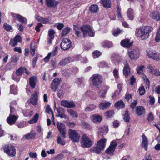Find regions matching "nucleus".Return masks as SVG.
I'll use <instances>...</instances> for the list:
<instances>
[{
    "mask_svg": "<svg viewBox=\"0 0 160 160\" xmlns=\"http://www.w3.org/2000/svg\"><path fill=\"white\" fill-rule=\"evenodd\" d=\"M73 29L75 31V34L78 37H80L81 36L80 32V31L82 32L84 38L93 37L94 35V32L92 30L90 27L88 25H83L82 27H79L77 25H74Z\"/></svg>",
    "mask_w": 160,
    "mask_h": 160,
    "instance_id": "obj_1",
    "label": "nucleus"
},
{
    "mask_svg": "<svg viewBox=\"0 0 160 160\" xmlns=\"http://www.w3.org/2000/svg\"><path fill=\"white\" fill-rule=\"evenodd\" d=\"M152 30V28L148 26H144L139 28L137 29L135 34L138 37L140 38L142 40H145L147 39L149 36V33Z\"/></svg>",
    "mask_w": 160,
    "mask_h": 160,
    "instance_id": "obj_2",
    "label": "nucleus"
},
{
    "mask_svg": "<svg viewBox=\"0 0 160 160\" xmlns=\"http://www.w3.org/2000/svg\"><path fill=\"white\" fill-rule=\"evenodd\" d=\"M91 78L92 79V82L94 85L97 88H99L101 85L102 78V76L98 74H94Z\"/></svg>",
    "mask_w": 160,
    "mask_h": 160,
    "instance_id": "obj_3",
    "label": "nucleus"
},
{
    "mask_svg": "<svg viewBox=\"0 0 160 160\" xmlns=\"http://www.w3.org/2000/svg\"><path fill=\"white\" fill-rule=\"evenodd\" d=\"M81 143L83 148H90L92 145L91 140L85 134L82 137Z\"/></svg>",
    "mask_w": 160,
    "mask_h": 160,
    "instance_id": "obj_4",
    "label": "nucleus"
},
{
    "mask_svg": "<svg viewBox=\"0 0 160 160\" xmlns=\"http://www.w3.org/2000/svg\"><path fill=\"white\" fill-rule=\"evenodd\" d=\"M147 55L149 57L154 60H160V55L155 51L151 49H148L146 51Z\"/></svg>",
    "mask_w": 160,
    "mask_h": 160,
    "instance_id": "obj_5",
    "label": "nucleus"
},
{
    "mask_svg": "<svg viewBox=\"0 0 160 160\" xmlns=\"http://www.w3.org/2000/svg\"><path fill=\"white\" fill-rule=\"evenodd\" d=\"M70 138L73 142H78L79 140L80 136L75 130L69 129L68 132Z\"/></svg>",
    "mask_w": 160,
    "mask_h": 160,
    "instance_id": "obj_6",
    "label": "nucleus"
},
{
    "mask_svg": "<svg viewBox=\"0 0 160 160\" xmlns=\"http://www.w3.org/2000/svg\"><path fill=\"white\" fill-rule=\"evenodd\" d=\"M61 48L64 50H67L71 46V42L67 38L63 39L61 43Z\"/></svg>",
    "mask_w": 160,
    "mask_h": 160,
    "instance_id": "obj_7",
    "label": "nucleus"
},
{
    "mask_svg": "<svg viewBox=\"0 0 160 160\" xmlns=\"http://www.w3.org/2000/svg\"><path fill=\"white\" fill-rule=\"evenodd\" d=\"M61 81L60 78H55L52 81L51 83V89L54 92H55L58 88V86Z\"/></svg>",
    "mask_w": 160,
    "mask_h": 160,
    "instance_id": "obj_8",
    "label": "nucleus"
},
{
    "mask_svg": "<svg viewBox=\"0 0 160 160\" xmlns=\"http://www.w3.org/2000/svg\"><path fill=\"white\" fill-rule=\"evenodd\" d=\"M106 139L102 138L98 141L96 144V148L98 150H103L105 147Z\"/></svg>",
    "mask_w": 160,
    "mask_h": 160,
    "instance_id": "obj_9",
    "label": "nucleus"
},
{
    "mask_svg": "<svg viewBox=\"0 0 160 160\" xmlns=\"http://www.w3.org/2000/svg\"><path fill=\"white\" fill-rule=\"evenodd\" d=\"M57 126L61 136L63 138H65L66 134L65 125L62 123L58 122L57 123Z\"/></svg>",
    "mask_w": 160,
    "mask_h": 160,
    "instance_id": "obj_10",
    "label": "nucleus"
},
{
    "mask_svg": "<svg viewBox=\"0 0 160 160\" xmlns=\"http://www.w3.org/2000/svg\"><path fill=\"white\" fill-rule=\"evenodd\" d=\"M128 54L131 59H137L139 56V51L134 49L128 51Z\"/></svg>",
    "mask_w": 160,
    "mask_h": 160,
    "instance_id": "obj_11",
    "label": "nucleus"
},
{
    "mask_svg": "<svg viewBox=\"0 0 160 160\" xmlns=\"http://www.w3.org/2000/svg\"><path fill=\"white\" fill-rule=\"evenodd\" d=\"M18 118V116L10 114L7 119V122L9 125H12L15 123Z\"/></svg>",
    "mask_w": 160,
    "mask_h": 160,
    "instance_id": "obj_12",
    "label": "nucleus"
},
{
    "mask_svg": "<svg viewBox=\"0 0 160 160\" xmlns=\"http://www.w3.org/2000/svg\"><path fill=\"white\" fill-rule=\"evenodd\" d=\"M62 106L66 108H73L75 107V105L73 101H68L67 100H62L61 102Z\"/></svg>",
    "mask_w": 160,
    "mask_h": 160,
    "instance_id": "obj_13",
    "label": "nucleus"
},
{
    "mask_svg": "<svg viewBox=\"0 0 160 160\" xmlns=\"http://www.w3.org/2000/svg\"><path fill=\"white\" fill-rule=\"evenodd\" d=\"M142 147L145 150H147L149 143L148 139L146 136L144 134L142 135Z\"/></svg>",
    "mask_w": 160,
    "mask_h": 160,
    "instance_id": "obj_14",
    "label": "nucleus"
},
{
    "mask_svg": "<svg viewBox=\"0 0 160 160\" xmlns=\"http://www.w3.org/2000/svg\"><path fill=\"white\" fill-rule=\"evenodd\" d=\"M46 3L48 7L55 8L59 4V2L54 0H46Z\"/></svg>",
    "mask_w": 160,
    "mask_h": 160,
    "instance_id": "obj_15",
    "label": "nucleus"
},
{
    "mask_svg": "<svg viewBox=\"0 0 160 160\" xmlns=\"http://www.w3.org/2000/svg\"><path fill=\"white\" fill-rule=\"evenodd\" d=\"M124 65V66L123 70V74L126 77L130 75V67L127 61L125 62Z\"/></svg>",
    "mask_w": 160,
    "mask_h": 160,
    "instance_id": "obj_16",
    "label": "nucleus"
},
{
    "mask_svg": "<svg viewBox=\"0 0 160 160\" xmlns=\"http://www.w3.org/2000/svg\"><path fill=\"white\" fill-rule=\"evenodd\" d=\"M145 111V109L143 106H138L136 107V112L139 116L144 114Z\"/></svg>",
    "mask_w": 160,
    "mask_h": 160,
    "instance_id": "obj_17",
    "label": "nucleus"
},
{
    "mask_svg": "<svg viewBox=\"0 0 160 160\" xmlns=\"http://www.w3.org/2000/svg\"><path fill=\"white\" fill-rule=\"evenodd\" d=\"M37 82V78L36 76H32L29 79V84L31 88L33 89L35 87V86Z\"/></svg>",
    "mask_w": 160,
    "mask_h": 160,
    "instance_id": "obj_18",
    "label": "nucleus"
},
{
    "mask_svg": "<svg viewBox=\"0 0 160 160\" xmlns=\"http://www.w3.org/2000/svg\"><path fill=\"white\" fill-rule=\"evenodd\" d=\"M38 94V92L37 91H35L33 94L32 98H31L30 100V103L34 105H36L37 104Z\"/></svg>",
    "mask_w": 160,
    "mask_h": 160,
    "instance_id": "obj_19",
    "label": "nucleus"
},
{
    "mask_svg": "<svg viewBox=\"0 0 160 160\" xmlns=\"http://www.w3.org/2000/svg\"><path fill=\"white\" fill-rule=\"evenodd\" d=\"M150 17L156 21L160 20V13L158 12H153L150 14Z\"/></svg>",
    "mask_w": 160,
    "mask_h": 160,
    "instance_id": "obj_20",
    "label": "nucleus"
},
{
    "mask_svg": "<svg viewBox=\"0 0 160 160\" xmlns=\"http://www.w3.org/2000/svg\"><path fill=\"white\" fill-rule=\"evenodd\" d=\"M108 131V129L106 126L100 127L98 129V132L101 135H106Z\"/></svg>",
    "mask_w": 160,
    "mask_h": 160,
    "instance_id": "obj_21",
    "label": "nucleus"
},
{
    "mask_svg": "<svg viewBox=\"0 0 160 160\" xmlns=\"http://www.w3.org/2000/svg\"><path fill=\"white\" fill-rule=\"evenodd\" d=\"M121 45L123 47L128 48L131 46L132 43H130L128 39H126L121 41Z\"/></svg>",
    "mask_w": 160,
    "mask_h": 160,
    "instance_id": "obj_22",
    "label": "nucleus"
},
{
    "mask_svg": "<svg viewBox=\"0 0 160 160\" xmlns=\"http://www.w3.org/2000/svg\"><path fill=\"white\" fill-rule=\"evenodd\" d=\"M98 6L95 4L91 5L89 7V10L92 13H97L98 10Z\"/></svg>",
    "mask_w": 160,
    "mask_h": 160,
    "instance_id": "obj_23",
    "label": "nucleus"
},
{
    "mask_svg": "<svg viewBox=\"0 0 160 160\" xmlns=\"http://www.w3.org/2000/svg\"><path fill=\"white\" fill-rule=\"evenodd\" d=\"M110 104V103L109 102H103L99 104V107L100 109L103 110L107 108Z\"/></svg>",
    "mask_w": 160,
    "mask_h": 160,
    "instance_id": "obj_24",
    "label": "nucleus"
},
{
    "mask_svg": "<svg viewBox=\"0 0 160 160\" xmlns=\"http://www.w3.org/2000/svg\"><path fill=\"white\" fill-rule=\"evenodd\" d=\"M101 3L103 7L106 8L111 7V1L110 0H101Z\"/></svg>",
    "mask_w": 160,
    "mask_h": 160,
    "instance_id": "obj_25",
    "label": "nucleus"
},
{
    "mask_svg": "<svg viewBox=\"0 0 160 160\" xmlns=\"http://www.w3.org/2000/svg\"><path fill=\"white\" fill-rule=\"evenodd\" d=\"M91 120L94 122L96 123H99L102 120V118L98 115H95L91 117Z\"/></svg>",
    "mask_w": 160,
    "mask_h": 160,
    "instance_id": "obj_26",
    "label": "nucleus"
},
{
    "mask_svg": "<svg viewBox=\"0 0 160 160\" xmlns=\"http://www.w3.org/2000/svg\"><path fill=\"white\" fill-rule=\"evenodd\" d=\"M117 143L115 140L112 141L109 147L106 150H115L117 146Z\"/></svg>",
    "mask_w": 160,
    "mask_h": 160,
    "instance_id": "obj_27",
    "label": "nucleus"
},
{
    "mask_svg": "<svg viewBox=\"0 0 160 160\" xmlns=\"http://www.w3.org/2000/svg\"><path fill=\"white\" fill-rule=\"evenodd\" d=\"M115 106L117 108L120 109L124 108L125 105L122 101H119L116 102Z\"/></svg>",
    "mask_w": 160,
    "mask_h": 160,
    "instance_id": "obj_28",
    "label": "nucleus"
},
{
    "mask_svg": "<svg viewBox=\"0 0 160 160\" xmlns=\"http://www.w3.org/2000/svg\"><path fill=\"white\" fill-rule=\"evenodd\" d=\"M70 57H68L62 59L59 62V64L60 66H65L70 62Z\"/></svg>",
    "mask_w": 160,
    "mask_h": 160,
    "instance_id": "obj_29",
    "label": "nucleus"
},
{
    "mask_svg": "<svg viewBox=\"0 0 160 160\" xmlns=\"http://www.w3.org/2000/svg\"><path fill=\"white\" fill-rule=\"evenodd\" d=\"M17 18L18 20V21L22 23H24L25 24H27V19L25 17L19 14L17 16Z\"/></svg>",
    "mask_w": 160,
    "mask_h": 160,
    "instance_id": "obj_30",
    "label": "nucleus"
},
{
    "mask_svg": "<svg viewBox=\"0 0 160 160\" xmlns=\"http://www.w3.org/2000/svg\"><path fill=\"white\" fill-rule=\"evenodd\" d=\"M128 18L131 20H132L134 18L133 10L131 8H129L128 11Z\"/></svg>",
    "mask_w": 160,
    "mask_h": 160,
    "instance_id": "obj_31",
    "label": "nucleus"
},
{
    "mask_svg": "<svg viewBox=\"0 0 160 160\" xmlns=\"http://www.w3.org/2000/svg\"><path fill=\"white\" fill-rule=\"evenodd\" d=\"M25 70V68L21 67L19 68L16 71V74L18 76H21L22 73L24 72V71Z\"/></svg>",
    "mask_w": 160,
    "mask_h": 160,
    "instance_id": "obj_32",
    "label": "nucleus"
},
{
    "mask_svg": "<svg viewBox=\"0 0 160 160\" xmlns=\"http://www.w3.org/2000/svg\"><path fill=\"white\" fill-rule=\"evenodd\" d=\"M17 103L15 101H12L10 103V113H12L14 112V108L17 106Z\"/></svg>",
    "mask_w": 160,
    "mask_h": 160,
    "instance_id": "obj_33",
    "label": "nucleus"
},
{
    "mask_svg": "<svg viewBox=\"0 0 160 160\" xmlns=\"http://www.w3.org/2000/svg\"><path fill=\"white\" fill-rule=\"evenodd\" d=\"M112 43L108 41H105L102 43V46L104 47L110 48L112 46Z\"/></svg>",
    "mask_w": 160,
    "mask_h": 160,
    "instance_id": "obj_34",
    "label": "nucleus"
},
{
    "mask_svg": "<svg viewBox=\"0 0 160 160\" xmlns=\"http://www.w3.org/2000/svg\"><path fill=\"white\" fill-rule=\"evenodd\" d=\"M4 150H15L14 147L12 144H7L2 147Z\"/></svg>",
    "mask_w": 160,
    "mask_h": 160,
    "instance_id": "obj_35",
    "label": "nucleus"
},
{
    "mask_svg": "<svg viewBox=\"0 0 160 160\" xmlns=\"http://www.w3.org/2000/svg\"><path fill=\"white\" fill-rule=\"evenodd\" d=\"M10 92L12 94H16L18 93L17 89L16 86L11 85L10 86Z\"/></svg>",
    "mask_w": 160,
    "mask_h": 160,
    "instance_id": "obj_36",
    "label": "nucleus"
},
{
    "mask_svg": "<svg viewBox=\"0 0 160 160\" xmlns=\"http://www.w3.org/2000/svg\"><path fill=\"white\" fill-rule=\"evenodd\" d=\"M67 111L72 117L76 118L78 117L77 113L73 110L71 109H67Z\"/></svg>",
    "mask_w": 160,
    "mask_h": 160,
    "instance_id": "obj_37",
    "label": "nucleus"
},
{
    "mask_svg": "<svg viewBox=\"0 0 160 160\" xmlns=\"http://www.w3.org/2000/svg\"><path fill=\"white\" fill-rule=\"evenodd\" d=\"M114 114V112L113 110L108 111L104 113L105 116L107 118L112 117Z\"/></svg>",
    "mask_w": 160,
    "mask_h": 160,
    "instance_id": "obj_38",
    "label": "nucleus"
},
{
    "mask_svg": "<svg viewBox=\"0 0 160 160\" xmlns=\"http://www.w3.org/2000/svg\"><path fill=\"white\" fill-rule=\"evenodd\" d=\"M38 117L39 115L37 113L33 118L28 121V122L30 124H32L36 122L38 120Z\"/></svg>",
    "mask_w": 160,
    "mask_h": 160,
    "instance_id": "obj_39",
    "label": "nucleus"
},
{
    "mask_svg": "<svg viewBox=\"0 0 160 160\" xmlns=\"http://www.w3.org/2000/svg\"><path fill=\"white\" fill-rule=\"evenodd\" d=\"M107 93V90L102 89L100 91L98 94L99 97L102 98H104L105 97Z\"/></svg>",
    "mask_w": 160,
    "mask_h": 160,
    "instance_id": "obj_40",
    "label": "nucleus"
},
{
    "mask_svg": "<svg viewBox=\"0 0 160 160\" xmlns=\"http://www.w3.org/2000/svg\"><path fill=\"white\" fill-rule=\"evenodd\" d=\"M70 31V29L68 28H64L61 33V37H64L66 35L69 33Z\"/></svg>",
    "mask_w": 160,
    "mask_h": 160,
    "instance_id": "obj_41",
    "label": "nucleus"
},
{
    "mask_svg": "<svg viewBox=\"0 0 160 160\" xmlns=\"http://www.w3.org/2000/svg\"><path fill=\"white\" fill-rule=\"evenodd\" d=\"M36 135V133H30L25 136V138L27 139H30L33 138Z\"/></svg>",
    "mask_w": 160,
    "mask_h": 160,
    "instance_id": "obj_42",
    "label": "nucleus"
},
{
    "mask_svg": "<svg viewBox=\"0 0 160 160\" xmlns=\"http://www.w3.org/2000/svg\"><path fill=\"white\" fill-rule=\"evenodd\" d=\"M16 151H4V152L10 157L14 156L16 154Z\"/></svg>",
    "mask_w": 160,
    "mask_h": 160,
    "instance_id": "obj_43",
    "label": "nucleus"
},
{
    "mask_svg": "<svg viewBox=\"0 0 160 160\" xmlns=\"http://www.w3.org/2000/svg\"><path fill=\"white\" fill-rule=\"evenodd\" d=\"M96 108V106L94 105H91L88 107H86L85 111L88 112L92 111Z\"/></svg>",
    "mask_w": 160,
    "mask_h": 160,
    "instance_id": "obj_44",
    "label": "nucleus"
},
{
    "mask_svg": "<svg viewBox=\"0 0 160 160\" xmlns=\"http://www.w3.org/2000/svg\"><path fill=\"white\" fill-rule=\"evenodd\" d=\"M123 119L126 122H129L130 120V117L128 113V112L126 111L123 115Z\"/></svg>",
    "mask_w": 160,
    "mask_h": 160,
    "instance_id": "obj_45",
    "label": "nucleus"
},
{
    "mask_svg": "<svg viewBox=\"0 0 160 160\" xmlns=\"http://www.w3.org/2000/svg\"><path fill=\"white\" fill-rule=\"evenodd\" d=\"M101 55V53L98 51H95L93 53V57L94 58H98Z\"/></svg>",
    "mask_w": 160,
    "mask_h": 160,
    "instance_id": "obj_46",
    "label": "nucleus"
},
{
    "mask_svg": "<svg viewBox=\"0 0 160 160\" xmlns=\"http://www.w3.org/2000/svg\"><path fill=\"white\" fill-rule=\"evenodd\" d=\"M57 143L58 144H60L62 145H64L65 144V141L62 140L60 136L58 137V138Z\"/></svg>",
    "mask_w": 160,
    "mask_h": 160,
    "instance_id": "obj_47",
    "label": "nucleus"
},
{
    "mask_svg": "<svg viewBox=\"0 0 160 160\" xmlns=\"http://www.w3.org/2000/svg\"><path fill=\"white\" fill-rule=\"evenodd\" d=\"M55 32L53 29H51L49 31L48 35L49 38L52 39H54V34Z\"/></svg>",
    "mask_w": 160,
    "mask_h": 160,
    "instance_id": "obj_48",
    "label": "nucleus"
},
{
    "mask_svg": "<svg viewBox=\"0 0 160 160\" xmlns=\"http://www.w3.org/2000/svg\"><path fill=\"white\" fill-rule=\"evenodd\" d=\"M138 92L139 94L141 95H144L145 92L144 88L143 86H141L138 90Z\"/></svg>",
    "mask_w": 160,
    "mask_h": 160,
    "instance_id": "obj_49",
    "label": "nucleus"
},
{
    "mask_svg": "<svg viewBox=\"0 0 160 160\" xmlns=\"http://www.w3.org/2000/svg\"><path fill=\"white\" fill-rule=\"evenodd\" d=\"M4 29L7 31H10L12 29V27L10 25L7 23H5L3 25Z\"/></svg>",
    "mask_w": 160,
    "mask_h": 160,
    "instance_id": "obj_50",
    "label": "nucleus"
},
{
    "mask_svg": "<svg viewBox=\"0 0 160 160\" xmlns=\"http://www.w3.org/2000/svg\"><path fill=\"white\" fill-rule=\"evenodd\" d=\"M145 68L144 66H139L137 69V73L140 74H141L143 71V69Z\"/></svg>",
    "mask_w": 160,
    "mask_h": 160,
    "instance_id": "obj_51",
    "label": "nucleus"
},
{
    "mask_svg": "<svg viewBox=\"0 0 160 160\" xmlns=\"http://www.w3.org/2000/svg\"><path fill=\"white\" fill-rule=\"evenodd\" d=\"M122 32V31L121 30L117 29L116 30H115L113 33V35L114 36H117L120 33Z\"/></svg>",
    "mask_w": 160,
    "mask_h": 160,
    "instance_id": "obj_52",
    "label": "nucleus"
},
{
    "mask_svg": "<svg viewBox=\"0 0 160 160\" xmlns=\"http://www.w3.org/2000/svg\"><path fill=\"white\" fill-rule=\"evenodd\" d=\"M148 71L152 74L156 68L154 66H152L151 65H149L148 66Z\"/></svg>",
    "mask_w": 160,
    "mask_h": 160,
    "instance_id": "obj_53",
    "label": "nucleus"
},
{
    "mask_svg": "<svg viewBox=\"0 0 160 160\" xmlns=\"http://www.w3.org/2000/svg\"><path fill=\"white\" fill-rule=\"evenodd\" d=\"M14 39L17 42H21L22 41V38L21 36L19 35H17L15 36L14 38Z\"/></svg>",
    "mask_w": 160,
    "mask_h": 160,
    "instance_id": "obj_54",
    "label": "nucleus"
},
{
    "mask_svg": "<svg viewBox=\"0 0 160 160\" xmlns=\"http://www.w3.org/2000/svg\"><path fill=\"white\" fill-rule=\"evenodd\" d=\"M46 112L48 113H49L51 112L52 114V117L53 118H54V116L52 111L51 109L50 106L48 105L47 106L46 108Z\"/></svg>",
    "mask_w": 160,
    "mask_h": 160,
    "instance_id": "obj_55",
    "label": "nucleus"
},
{
    "mask_svg": "<svg viewBox=\"0 0 160 160\" xmlns=\"http://www.w3.org/2000/svg\"><path fill=\"white\" fill-rule=\"evenodd\" d=\"M121 9L118 6H117V17L118 18H121Z\"/></svg>",
    "mask_w": 160,
    "mask_h": 160,
    "instance_id": "obj_56",
    "label": "nucleus"
},
{
    "mask_svg": "<svg viewBox=\"0 0 160 160\" xmlns=\"http://www.w3.org/2000/svg\"><path fill=\"white\" fill-rule=\"evenodd\" d=\"M9 44L12 47H14L17 45V42L13 38V39H11L10 40Z\"/></svg>",
    "mask_w": 160,
    "mask_h": 160,
    "instance_id": "obj_57",
    "label": "nucleus"
},
{
    "mask_svg": "<svg viewBox=\"0 0 160 160\" xmlns=\"http://www.w3.org/2000/svg\"><path fill=\"white\" fill-rule=\"evenodd\" d=\"M49 18V17L47 18H42V19L41 22L44 24L49 23L50 22Z\"/></svg>",
    "mask_w": 160,
    "mask_h": 160,
    "instance_id": "obj_58",
    "label": "nucleus"
},
{
    "mask_svg": "<svg viewBox=\"0 0 160 160\" xmlns=\"http://www.w3.org/2000/svg\"><path fill=\"white\" fill-rule=\"evenodd\" d=\"M113 74L115 78L117 79L118 78L119 75L118 74V70L117 69H115L114 70Z\"/></svg>",
    "mask_w": 160,
    "mask_h": 160,
    "instance_id": "obj_59",
    "label": "nucleus"
},
{
    "mask_svg": "<svg viewBox=\"0 0 160 160\" xmlns=\"http://www.w3.org/2000/svg\"><path fill=\"white\" fill-rule=\"evenodd\" d=\"M11 61L13 62H16L18 61L19 60V58L16 56H14L11 58Z\"/></svg>",
    "mask_w": 160,
    "mask_h": 160,
    "instance_id": "obj_60",
    "label": "nucleus"
},
{
    "mask_svg": "<svg viewBox=\"0 0 160 160\" xmlns=\"http://www.w3.org/2000/svg\"><path fill=\"white\" fill-rule=\"evenodd\" d=\"M57 110L58 114H61L65 112V109L62 108H59L57 109Z\"/></svg>",
    "mask_w": 160,
    "mask_h": 160,
    "instance_id": "obj_61",
    "label": "nucleus"
},
{
    "mask_svg": "<svg viewBox=\"0 0 160 160\" xmlns=\"http://www.w3.org/2000/svg\"><path fill=\"white\" fill-rule=\"evenodd\" d=\"M52 53L51 52L49 53L44 58V60L45 62H48L49 60Z\"/></svg>",
    "mask_w": 160,
    "mask_h": 160,
    "instance_id": "obj_62",
    "label": "nucleus"
},
{
    "mask_svg": "<svg viewBox=\"0 0 160 160\" xmlns=\"http://www.w3.org/2000/svg\"><path fill=\"white\" fill-rule=\"evenodd\" d=\"M152 74L157 76H160V72L158 69L155 68L152 72Z\"/></svg>",
    "mask_w": 160,
    "mask_h": 160,
    "instance_id": "obj_63",
    "label": "nucleus"
},
{
    "mask_svg": "<svg viewBox=\"0 0 160 160\" xmlns=\"http://www.w3.org/2000/svg\"><path fill=\"white\" fill-rule=\"evenodd\" d=\"M155 40L157 42H160V33L157 32L155 37Z\"/></svg>",
    "mask_w": 160,
    "mask_h": 160,
    "instance_id": "obj_64",
    "label": "nucleus"
}]
</instances>
